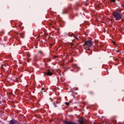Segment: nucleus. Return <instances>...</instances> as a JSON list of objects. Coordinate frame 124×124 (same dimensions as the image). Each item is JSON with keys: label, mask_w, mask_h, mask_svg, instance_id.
<instances>
[{"label": "nucleus", "mask_w": 124, "mask_h": 124, "mask_svg": "<svg viewBox=\"0 0 124 124\" xmlns=\"http://www.w3.org/2000/svg\"><path fill=\"white\" fill-rule=\"evenodd\" d=\"M113 16L115 18L116 21L121 20L123 18V15L118 12H113Z\"/></svg>", "instance_id": "f257e3e1"}, {"label": "nucleus", "mask_w": 124, "mask_h": 124, "mask_svg": "<svg viewBox=\"0 0 124 124\" xmlns=\"http://www.w3.org/2000/svg\"><path fill=\"white\" fill-rule=\"evenodd\" d=\"M87 46L88 47H91L93 46V42L90 40L86 41L84 45V47H86Z\"/></svg>", "instance_id": "f03ea898"}, {"label": "nucleus", "mask_w": 124, "mask_h": 124, "mask_svg": "<svg viewBox=\"0 0 124 124\" xmlns=\"http://www.w3.org/2000/svg\"><path fill=\"white\" fill-rule=\"evenodd\" d=\"M46 74L48 75V76H52V75H53V73L52 72V71H51V70H48L46 72Z\"/></svg>", "instance_id": "7ed1b4c3"}, {"label": "nucleus", "mask_w": 124, "mask_h": 124, "mask_svg": "<svg viewBox=\"0 0 124 124\" xmlns=\"http://www.w3.org/2000/svg\"><path fill=\"white\" fill-rule=\"evenodd\" d=\"M10 124H19V122L18 121L16 120H12L10 121Z\"/></svg>", "instance_id": "20e7f679"}, {"label": "nucleus", "mask_w": 124, "mask_h": 124, "mask_svg": "<svg viewBox=\"0 0 124 124\" xmlns=\"http://www.w3.org/2000/svg\"><path fill=\"white\" fill-rule=\"evenodd\" d=\"M27 61L29 62V58H30V57H31V55H30V53L27 52Z\"/></svg>", "instance_id": "39448f33"}, {"label": "nucleus", "mask_w": 124, "mask_h": 124, "mask_svg": "<svg viewBox=\"0 0 124 124\" xmlns=\"http://www.w3.org/2000/svg\"><path fill=\"white\" fill-rule=\"evenodd\" d=\"M65 105H66L67 106H68V105H69V103H68V102H65Z\"/></svg>", "instance_id": "423d86ee"}, {"label": "nucleus", "mask_w": 124, "mask_h": 124, "mask_svg": "<svg viewBox=\"0 0 124 124\" xmlns=\"http://www.w3.org/2000/svg\"><path fill=\"white\" fill-rule=\"evenodd\" d=\"M53 105L54 106V107H57V105L56 104H55V103H53Z\"/></svg>", "instance_id": "0eeeda50"}, {"label": "nucleus", "mask_w": 124, "mask_h": 124, "mask_svg": "<svg viewBox=\"0 0 124 124\" xmlns=\"http://www.w3.org/2000/svg\"><path fill=\"white\" fill-rule=\"evenodd\" d=\"M111 1L112 2H115V1H116V0H111Z\"/></svg>", "instance_id": "6e6552de"}, {"label": "nucleus", "mask_w": 124, "mask_h": 124, "mask_svg": "<svg viewBox=\"0 0 124 124\" xmlns=\"http://www.w3.org/2000/svg\"><path fill=\"white\" fill-rule=\"evenodd\" d=\"M42 91L44 92V93L45 92V91H44V88H42Z\"/></svg>", "instance_id": "1a4fd4ad"}, {"label": "nucleus", "mask_w": 124, "mask_h": 124, "mask_svg": "<svg viewBox=\"0 0 124 124\" xmlns=\"http://www.w3.org/2000/svg\"><path fill=\"white\" fill-rule=\"evenodd\" d=\"M116 52H117V53H119V52H120V50H117Z\"/></svg>", "instance_id": "9d476101"}, {"label": "nucleus", "mask_w": 124, "mask_h": 124, "mask_svg": "<svg viewBox=\"0 0 124 124\" xmlns=\"http://www.w3.org/2000/svg\"><path fill=\"white\" fill-rule=\"evenodd\" d=\"M1 101H0V104H1Z\"/></svg>", "instance_id": "9b49d317"}, {"label": "nucleus", "mask_w": 124, "mask_h": 124, "mask_svg": "<svg viewBox=\"0 0 124 124\" xmlns=\"http://www.w3.org/2000/svg\"><path fill=\"white\" fill-rule=\"evenodd\" d=\"M113 43H114V44H115V43H114V42H113Z\"/></svg>", "instance_id": "f8f14e48"}]
</instances>
